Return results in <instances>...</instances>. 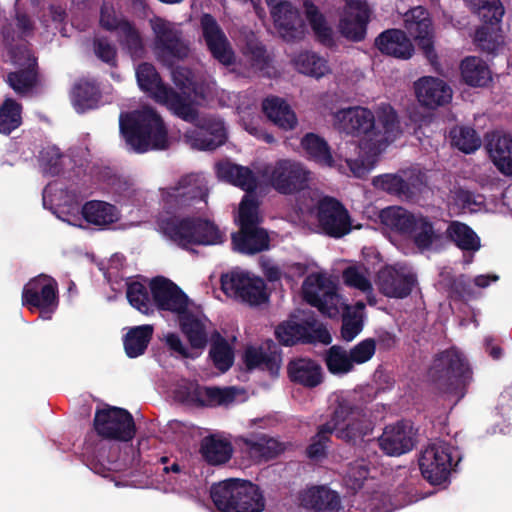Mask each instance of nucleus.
<instances>
[{"instance_id":"nucleus-49","label":"nucleus","mask_w":512,"mask_h":512,"mask_svg":"<svg viewBox=\"0 0 512 512\" xmlns=\"http://www.w3.org/2000/svg\"><path fill=\"white\" fill-rule=\"evenodd\" d=\"M301 146L308 158L320 166L334 167L336 165L327 143L318 135L313 133L305 135L301 141Z\"/></svg>"},{"instance_id":"nucleus-20","label":"nucleus","mask_w":512,"mask_h":512,"mask_svg":"<svg viewBox=\"0 0 512 512\" xmlns=\"http://www.w3.org/2000/svg\"><path fill=\"white\" fill-rule=\"evenodd\" d=\"M376 284L379 290L387 297H407L416 284L413 269L401 263L387 265L377 274Z\"/></svg>"},{"instance_id":"nucleus-5","label":"nucleus","mask_w":512,"mask_h":512,"mask_svg":"<svg viewBox=\"0 0 512 512\" xmlns=\"http://www.w3.org/2000/svg\"><path fill=\"white\" fill-rule=\"evenodd\" d=\"M177 213L163 208L156 218V225L165 238L180 248L211 245L220 239L219 230L211 221L201 217H180Z\"/></svg>"},{"instance_id":"nucleus-38","label":"nucleus","mask_w":512,"mask_h":512,"mask_svg":"<svg viewBox=\"0 0 512 512\" xmlns=\"http://www.w3.org/2000/svg\"><path fill=\"white\" fill-rule=\"evenodd\" d=\"M413 171H403L402 174H384L373 179L375 188L398 196H408L411 187H416L421 180L412 177Z\"/></svg>"},{"instance_id":"nucleus-64","label":"nucleus","mask_w":512,"mask_h":512,"mask_svg":"<svg viewBox=\"0 0 512 512\" xmlns=\"http://www.w3.org/2000/svg\"><path fill=\"white\" fill-rule=\"evenodd\" d=\"M181 332L184 336L193 333V331H200L206 329L205 323L198 314H195L189 308L181 314L178 318Z\"/></svg>"},{"instance_id":"nucleus-40","label":"nucleus","mask_w":512,"mask_h":512,"mask_svg":"<svg viewBox=\"0 0 512 512\" xmlns=\"http://www.w3.org/2000/svg\"><path fill=\"white\" fill-rule=\"evenodd\" d=\"M288 374L293 382L307 387H315L322 381V369L311 359L299 358L288 365Z\"/></svg>"},{"instance_id":"nucleus-53","label":"nucleus","mask_w":512,"mask_h":512,"mask_svg":"<svg viewBox=\"0 0 512 512\" xmlns=\"http://www.w3.org/2000/svg\"><path fill=\"white\" fill-rule=\"evenodd\" d=\"M245 451L257 461L268 460L284 451V444L274 438L260 437L256 441L244 440Z\"/></svg>"},{"instance_id":"nucleus-52","label":"nucleus","mask_w":512,"mask_h":512,"mask_svg":"<svg viewBox=\"0 0 512 512\" xmlns=\"http://www.w3.org/2000/svg\"><path fill=\"white\" fill-rule=\"evenodd\" d=\"M22 105L13 98H6L0 105V134L8 136L22 123Z\"/></svg>"},{"instance_id":"nucleus-3","label":"nucleus","mask_w":512,"mask_h":512,"mask_svg":"<svg viewBox=\"0 0 512 512\" xmlns=\"http://www.w3.org/2000/svg\"><path fill=\"white\" fill-rule=\"evenodd\" d=\"M119 130L126 145L137 154L162 150L168 144L165 123L151 107L122 113L119 118Z\"/></svg>"},{"instance_id":"nucleus-1","label":"nucleus","mask_w":512,"mask_h":512,"mask_svg":"<svg viewBox=\"0 0 512 512\" xmlns=\"http://www.w3.org/2000/svg\"><path fill=\"white\" fill-rule=\"evenodd\" d=\"M333 125L339 131L359 138L358 157L345 156L351 174L358 178L367 175L379 156L402 134L395 110L386 103L378 105L375 112L363 106L340 109L333 114Z\"/></svg>"},{"instance_id":"nucleus-51","label":"nucleus","mask_w":512,"mask_h":512,"mask_svg":"<svg viewBox=\"0 0 512 512\" xmlns=\"http://www.w3.org/2000/svg\"><path fill=\"white\" fill-rule=\"evenodd\" d=\"M117 32V40L121 48L133 59H140L145 54L143 38L134 23L129 21Z\"/></svg>"},{"instance_id":"nucleus-26","label":"nucleus","mask_w":512,"mask_h":512,"mask_svg":"<svg viewBox=\"0 0 512 512\" xmlns=\"http://www.w3.org/2000/svg\"><path fill=\"white\" fill-rule=\"evenodd\" d=\"M346 8L339 21V31L347 39L360 41L366 34L369 9L365 0H344Z\"/></svg>"},{"instance_id":"nucleus-45","label":"nucleus","mask_w":512,"mask_h":512,"mask_svg":"<svg viewBox=\"0 0 512 512\" xmlns=\"http://www.w3.org/2000/svg\"><path fill=\"white\" fill-rule=\"evenodd\" d=\"M153 331V326L149 324L130 328L123 338L126 355L129 358L143 355L152 339Z\"/></svg>"},{"instance_id":"nucleus-25","label":"nucleus","mask_w":512,"mask_h":512,"mask_svg":"<svg viewBox=\"0 0 512 512\" xmlns=\"http://www.w3.org/2000/svg\"><path fill=\"white\" fill-rule=\"evenodd\" d=\"M381 450L389 456H400L414 447V429L409 422L387 425L378 439Z\"/></svg>"},{"instance_id":"nucleus-30","label":"nucleus","mask_w":512,"mask_h":512,"mask_svg":"<svg viewBox=\"0 0 512 512\" xmlns=\"http://www.w3.org/2000/svg\"><path fill=\"white\" fill-rule=\"evenodd\" d=\"M248 369H267L272 375H277L281 366V354L277 345L268 341L261 347H248L243 355Z\"/></svg>"},{"instance_id":"nucleus-39","label":"nucleus","mask_w":512,"mask_h":512,"mask_svg":"<svg viewBox=\"0 0 512 512\" xmlns=\"http://www.w3.org/2000/svg\"><path fill=\"white\" fill-rule=\"evenodd\" d=\"M190 71L177 69L173 72L175 85L183 92L190 94V97L197 104L206 102L214 95V88L205 81H195L190 77Z\"/></svg>"},{"instance_id":"nucleus-29","label":"nucleus","mask_w":512,"mask_h":512,"mask_svg":"<svg viewBox=\"0 0 512 512\" xmlns=\"http://www.w3.org/2000/svg\"><path fill=\"white\" fill-rule=\"evenodd\" d=\"M489 159L504 176L512 177V135L495 132L487 143Z\"/></svg>"},{"instance_id":"nucleus-17","label":"nucleus","mask_w":512,"mask_h":512,"mask_svg":"<svg viewBox=\"0 0 512 512\" xmlns=\"http://www.w3.org/2000/svg\"><path fill=\"white\" fill-rule=\"evenodd\" d=\"M275 335L282 344L287 346L297 342L319 341L324 344L331 342L327 329L313 316H292L277 326Z\"/></svg>"},{"instance_id":"nucleus-50","label":"nucleus","mask_w":512,"mask_h":512,"mask_svg":"<svg viewBox=\"0 0 512 512\" xmlns=\"http://www.w3.org/2000/svg\"><path fill=\"white\" fill-rule=\"evenodd\" d=\"M365 305L362 302L349 306L344 302L341 308L343 315V324L341 329L342 338L346 341H352L363 329Z\"/></svg>"},{"instance_id":"nucleus-34","label":"nucleus","mask_w":512,"mask_h":512,"mask_svg":"<svg viewBox=\"0 0 512 512\" xmlns=\"http://www.w3.org/2000/svg\"><path fill=\"white\" fill-rule=\"evenodd\" d=\"M300 501L304 507L316 512H338L340 509L338 494L324 486L304 490Z\"/></svg>"},{"instance_id":"nucleus-43","label":"nucleus","mask_w":512,"mask_h":512,"mask_svg":"<svg viewBox=\"0 0 512 512\" xmlns=\"http://www.w3.org/2000/svg\"><path fill=\"white\" fill-rule=\"evenodd\" d=\"M407 236L412 238L416 247L421 251L432 249L440 238L429 218L419 213L416 214Z\"/></svg>"},{"instance_id":"nucleus-47","label":"nucleus","mask_w":512,"mask_h":512,"mask_svg":"<svg viewBox=\"0 0 512 512\" xmlns=\"http://www.w3.org/2000/svg\"><path fill=\"white\" fill-rule=\"evenodd\" d=\"M416 214H413L399 206H390L383 209L379 218L382 225L398 234L407 235L413 225Z\"/></svg>"},{"instance_id":"nucleus-61","label":"nucleus","mask_w":512,"mask_h":512,"mask_svg":"<svg viewBox=\"0 0 512 512\" xmlns=\"http://www.w3.org/2000/svg\"><path fill=\"white\" fill-rule=\"evenodd\" d=\"M368 473V467L365 462L363 460L356 461L347 468L344 475V483L348 488L357 490L367 480Z\"/></svg>"},{"instance_id":"nucleus-19","label":"nucleus","mask_w":512,"mask_h":512,"mask_svg":"<svg viewBox=\"0 0 512 512\" xmlns=\"http://www.w3.org/2000/svg\"><path fill=\"white\" fill-rule=\"evenodd\" d=\"M264 499L259 488L238 478L226 479V512H262Z\"/></svg>"},{"instance_id":"nucleus-31","label":"nucleus","mask_w":512,"mask_h":512,"mask_svg":"<svg viewBox=\"0 0 512 512\" xmlns=\"http://www.w3.org/2000/svg\"><path fill=\"white\" fill-rule=\"evenodd\" d=\"M232 244L236 251L244 254H256L270 247L267 231L255 225L240 227V231L232 235Z\"/></svg>"},{"instance_id":"nucleus-13","label":"nucleus","mask_w":512,"mask_h":512,"mask_svg":"<svg viewBox=\"0 0 512 512\" xmlns=\"http://www.w3.org/2000/svg\"><path fill=\"white\" fill-rule=\"evenodd\" d=\"M93 427L103 439L121 442L131 441L136 434V425L132 414L120 407L106 406L95 412Z\"/></svg>"},{"instance_id":"nucleus-46","label":"nucleus","mask_w":512,"mask_h":512,"mask_svg":"<svg viewBox=\"0 0 512 512\" xmlns=\"http://www.w3.org/2000/svg\"><path fill=\"white\" fill-rule=\"evenodd\" d=\"M460 69L464 82L470 86L483 87L492 79L491 71L487 64L475 56L465 58L461 62Z\"/></svg>"},{"instance_id":"nucleus-55","label":"nucleus","mask_w":512,"mask_h":512,"mask_svg":"<svg viewBox=\"0 0 512 512\" xmlns=\"http://www.w3.org/2000/svg\"><path fill=\"white\" fill-rule=\"evenodd\" d=\"M451 145L460 151L470 154L478 150L481 146V138L478 133L470 126L457 125L449 132Z\"/></svg>"},{"instance_id":"nucleus-41","label":"nucleus","mask_w":512,"mask_h":512,"mask_svg":"<svg viewBox=\"0 0 512 512\" xmlns=\"http://www.w3.org/2000/svg\"><path fill=\"white\" fill-rule=\"evenodd\" d=\"M342 278L346 286L363 293L370 305L376 304L371 273L367 267L364 265L348 266L344 269Z\"/></svg>"},{"instance_id":"nucleus-28","label":"nucleus","mask_w":512,"mask_h":512,"mask_svg":"<svg viewBox=\"0 0 512 512\" xmlns=\"http://www.w3.org/2000/svg\"><path fill=\"white\" fill-rule=\"evenodd\" d=\"M229 281L236 295L250 305H259L266 301L264 281L257 276L241 270L230 272Z\"/></svg>"},{"instance_id":"nucleus-62","label":"nucleus","mask_w":512,"mask_h":512,"mask_svg":"<svg viewBox=\"0 0 512 512\" xmlns=\"http://www.w3.org/2000/svg\"><path fill=\"white\" fill-rule=\"evenodd\" d=\"M376 352V342L372 338H367L360 341L348 353L351 361L355 365H361L372 359Z\"/></svg>"},{"instance_id":"nucleus-32","label":"nucleus","mask_w":512,"mask_h":512,"mask_svg":"<svg viewBox=\"0 0 512 512\" xmlns=\"http://www.w3.org/2000/svg\"><path fill=\"white\" fill-rule=\"evenodd\" d=\"M377 48L384 54L399 59H409L414 52V46L406 33L400 29H389L376 39Z\"/></svg>"},{"instance_id":"nucleus-2","label":"nucleus","mask_w":512,"mask_h":512,"mask_svg":"<svg viewBox=\"0 0 512 512\" xmlns=\"http://www.w3.org/2000/svg\"><path fill=\"white\" fill-rule=\"evenodd\" d=\"M373 429V422L359 408L344 397L338 400V405L330 421L322 425L313 442L307 449V455L311 459H319L324 456L328 434L334 433L337 438L356 443L362 440Z\"/></svg>"},{"instance_id":"nucleus-8","label":"nucleus","mask_w":512,"mask_h":512,"mask_svg":"<svg viewBox=\"0 0 512 512\" xmlns=\"http://www.w3.org/2000/svg\"><path fill=\"white\" fill-rule=\"evenodd\" d=\"M471 8L484 24L477 29L474 41L478 47L488 53H497L503 49L504 38L499 23L504 15L500 0H467Z\"/></svg>"},{"instance_id":"nucleus-27","label":"nucleus","mask_w":512,"mask_h":512,"mask_svg":"<svg viewBox=\"0 0 512 512\" xmlns=\"http://www.w3.org/2000/svg\"><path fill=\"white\" fill-rule=\"evenodd\" d=\"M414 90L418 102L431 109L450 103L453 96L451 87L444 80L432 76L415 81Z\"/></svg>"},{"instance_id":"nucleus-35","label":"nucleus","mask_w":512,"mask_h":512,"mask_svg":"<svg viewBox=\"0 0 512 512\" xmlns=\"http://www.w3.org/2000/svg\"><path fill=\"white\" fill-rule=\"evenodd\" d=\"M293 68L305 76L320 79L331 73L328 60L314 51L304 50L291 58Z\"/></svg>"},{"instance_id":"nucleus-10","label":"nucleus","mask_w":512,"mask_h":512,"mask_svg":"<svg viewBox=\"0 0 512 512\" xmlns=\"http://www.w3.org/2000/svg\"><path fill=\"white\" fill-rule=\"evenodd\" d=\"M303 296L312 306L330 318L338 317L344 300L337 286L325 271H311L303 283Z\"/></svg>"},{"instance_id":"nucleus-33","label":"nucleus","mask_w":512,"mask_h":512,"mask_svg":"<svg viewBox=\"0 0 512 512\" xmlns=\"http://www.w3.org/2000/svg\"><path fill=\"white\" fill-rule=\"evenodd\" d=\"M136 78L140 89L157 103H160L162 99H166L167 93L172 88L162 81L156 68L147 62L138 65Z\"/></svg>"},{"instance_id":"nucleus-9","label":"nucleus","mask_w":512,"mask_h":512,"mask_svg":"<svg viewBox=\"0 0 512 512\" xmlns=\"http://www.w3.org/2000/svg\"><path fill=\"white\" fill-rule=\"evenodd\" d=\"M207 181L202 174L190 173L181 177L176 186L167 189L163 208L170 212H185L194 207L201 210L207 204Z\"/></svg>"},{"instance_id":"nucleus-60","label":"nucleus","mask_w":512,"mask_h":512,"mask_svg":"<svg viewBox=\"0 0 512 512\" xmlns=\"http://www.w3.org/2000/svg\"><path fill=\"white\" fill-rule=\"evenodd\" d=\"M129 20L117 15L115 8L110 2H103L100 8V26L109 32H118L123 23H128Z\"/></svg>"},{"instance_id":"nucleus-37","label":"nucleus","mask_w":512,"mask_h":512,"mask_svg":"<svg viewBox=\"0 0 512 512\" xmlns=\"http://www.w3.org/2000/svg\"><path fill=\"white\" fill-rule=\"evenodd\" d=\"M265 115L282 130H293L298 123L297 116L289 104L278 97H268L262 104Z\"/></svg>"},{"instance_id":"nucleus-18","label":"nucleus","mask_w":512,"mask_h":512,"mask_svg":"<svg viewBox=\"0 0 512 512\" xmlns=\"http://www.w3.org/2000/svg\"><path fill=\"white\" fill-rule=\"evenodd\" d=\"M10 55L18 70L8 73L7 83L18 95H26L38 84L37 59L25 45L12 47Z\"/></svg>"},{"instance_id":"nucleus-48","label":"nucleus","mask_w":512,"mask_h":512,"mask_svg":"<svg viewBox=\"0 0 512 512\" xmlns=\"http://www.w3.org/2000/svg\"><path fill=\"white\" fill-rule=\"evenodd\" d=\"M303 7L306 18L317 40L325 46L330 47L334 45V31L317 7L309 1H305Z\"/></svg>"},{"instance_id":"nucleus-59","label":"nucleus","mask_w":512,"mask_h":512,"mask_svg":"<svg viewBox=\"0 0 512 512\" xmlns=\"http://www.w3.org/2000/svg\"><path fill=\"white\" fill-rule=\"evenodd\" d=\"M244 65L254 71H263L267 65V57L263 47L254 39H251L243 52Z\"/></svg>"},{"instance_id":"nucleus-7","label":"nucleus","mask_w":512,"mask_h":512,"mask_svg":"<svg viewBox=\"0 0 512 512\" xmlns=\"http://www.w3.org/2000/svg\"><path fill=\"white\" fill-rule=\"evenodd\" d=\"M431 375L439 382L442 392L456 401L464 396L470 380L468 365L456 349L447 350L434 360Z\"/></svg>"},{"instance_id":"nucleus-36","label":"nucleus","mask_w":512,"mask_h":512,"mask_svg":"<svg viewBox=\"0 0 512 512\" xmlns=\"http://www.w3.org/2000/svg\"><path fill=\"white\" fill-rule=\"evenodd\" d=\"M81 213L87 223L102 228L108 227L120 219L118 208L101 200L86 202L82 207Z\"/></svg>"},{"instance_id":"nucleus-6","label":"nucleus","mask_w":512,"mask_h":512,"mask_svg":"<svg viewBox=\"0 0 512 512\" xmlns=\"http://www.w3.org/2000/svg\"><path fill=\"white\" fill-rule=\"evenodd\" d=\"M299 210L301 213L299 222L306 221L308 217H314L322 232L331 237L340 238L352 229L348 212L342 204L316 191L309 193V199L300 204Z\"/></svg>"},{"instance_id":"nucleus-23","label":"nucleus","mask_w":512,"mask_h":512,"mask_svg":"<svg viewBox=\"0 0 512 512\" xmlns=\"http://www.w3.org/2000/svg\"><path fill=\"white\" fill-rule=\"evenodd\" d=\"M175 396L179 402L195 408L224 404V388L203 386L197 381H184L179 384Z\"/></svg>"},{"instance_id":"nucleus-63","label":"nucleus","mask_w":512,"mask_h":512,"mask_svg":"<svg viewBox=\"0 0 512 512\" xmlns=\"http://www.w3.org/2000/svg\"><path fill=\"white\" fill-rule=\"evenodd\" d=\"M93 50L102 62L110 66H116L117 50L107 37H95L93 39Z\"/></svg>"},{"instance_id":"nucleus-4","label":"nucleus","mask_w":512,"mask_h":512,"mask_svg":"<svg viewBox=\"0 0 512 512\" xmlns=\"http://www.w3.org/2000/svg\"><path fill=\"white\" fill-rule=\"evenodd\" d=\"M194 103L190 94H183L182 91L179 93L173 88L167 93V98L160 102L180 119L196 125L185 135L193 148L213 151L224 144V122L214 123L210 119H204L199 125V113Z\"/></svg>"},{"instance_id":"nucleus-22","label":"nucleus","mask_w":512,"mask_h":512,"mask_svg":"<svg viewBox=\"0 0 512 512\" xmlns=\"http://www.w3.org/2000/svg\"><path fill=\"white\" fill-rule=\"evenodd\" d=\"M406 31L417 41L427 57L433 56L434 27L430 13L422 6L411 8L403 15Z\"/></svg>"},{"instance_id":"nucleus-12","label":"nucleus","mask_w":512,"mask_h":512,"mask_svg":"<svg viewBox=\"0 0 512 512\" xmlns=\"http://www.w3.org/2000/svg\"><path fill=\"white\" fill-rule=\"evenodd\" d=\"M263 180L281 194H293L303 189L310 180V172L302 163L279 159L259 170Z\"/></svg>"},{"instance_id":"nucleus-56","label":"nucleus","mask_w":512,"mask_h":512,"mask_svg":"<svg viewBox=\"0 0 512 512\" xmlns=\"http://www.w3.org/2000/svg\"><path fill=\"white\" fill-rule=\"evenodd\" d=\"M448 233L455 244L462 250L477 251L480 248V239L467 225L453 222L448 228Z\"/></svg>"},{"instance_id":"nucleus-54","label":"nucleus","mask_w":512,"mask_h":512,"mask_svg":"<svg viewBox=\"0 0 512 512\" xmlns=\"http://www.w3.org/2000/svg\"><path fill=\"white\" fill-rule=\"evenodd\" d=\"M126 297L129 304L145 315L154 313L153 298L150 289L139 281L127 283Z\"/></svg>"},{"instance_id":"nucleus-24","label":"nucleus","mask_w":512,"mask_h":512,"mask_svg":"<svg viewBox=\"0 0 512 512\" xmlns=\"http://www.w3.org/2000/svg\"><path fill=\"white\" fill-rule=\"evenodd\" d=\"M271 8V15L274 20L278 34L286 41L301 38L305 32L303 20L300 18L290 3L285 0H266Z\"/></svg>"},{"instance_id":"nucleus-42","label":"nucleus","mask_w":512,"mask_h":512,"mask_svg":"<svg viewBox=\"0 0 512 512\" xmlns=\"http://www.w3.org/2000/svg\"><path fill=\"white\" fill-rule=\"evenodd\" d=\"M203 38L215 59L224 65V33L216 19L209 13L200 18Z\"/></svg>"},{"instance_id":"nucleus-57","label":"nucleus","mask_w":512,"mask_h":512,"mask_svg":"<svg viewBox=\"0 0 512 512\" xmlns=\"http://www.w3.org/2000/svg\"><path fill=\"white\" fill-rule=\"evenodd\" d=\"M325 361L328 370L332 374L343 375L354 369V364L347 350L332 346L326 353Z\"/></svg>"},{"instance_id":"nucleus-21","label":"nucleus","mask_w":512,"mask_h":512,"mask_svg":"<svg viewBox=\"0 0 512 512\" xmlns=\"http://www.w3.org/2000/svg\"><path fill=\"white\" fill-rule=\"evenodd\" d=\"M154 309L175 314L177 318L189 308V298L173 281L163 276L149 283Z\"/></svg>"},{"instance_id":"nucleus-15","label":"nucleus","mask_w":512,"mask_h":512,"mask_svg":"<svg viewBox=\"0 0 512 512\" xmlns=\"http://www.w3.org/2000/svg\"><path fill=\"white\" fill-rule=\"evenodd\" d=\"M226 181L242 188L247 194L243 197L238 210L237 221L240 227L258 224L260 221L258 201L250 194L258 189L259 183L252 171L246 167L226 161Z\"/></svg>"},{"instance_id":"nucleus-16","label":"nucleus","mask_w":512,"mask_h":512,"mask_svg":"<svg viewBox=\"0 0 512 512\" xmlns=\"http://www.w3.org/2000/svg\"><path fill=\"white\" fill-rule=\"evenodd\" d=\"M154 33L153 50L156 57L164 62L183 60L189 54V46L183 39V33L165 19L155 18L151 21Z\"/></svg>"},{"instance_id":"nucleus-14","label":"nucleus","mask_w":512,"mask_h":512,"mask_svg":"<svg viewBox=\"0 0 512 512\" xmlns=\"http://www.w3.org/2000/svg\"><path fill=\"white\" fill-rule=\"evenodd\" d=\"M21 301L30 311L39 310L44 319H50L59 304L58 283L51 276L40 274L24 285Z\"/></svg>"},{"instance_id":"nucleus-11","label":"nucleus","mask_w":512,"mask_h":512,"mask_svg":"<svg viewBox=\"0 0 512 512\" xmlns=\"http://www.w3.org/2000/svg\"><path fill=\"white\" fill-rule=\"evenodd\" d=\"M460 461L458 451L443 440L429 443L421 452L419 467L425 479L431 484L444 483L453 468Z\"/></svg>"},{"instance_id":"nucleus-44","label":"nucleus","mask_w":512,"mask_h":512,"mask_svg":"<svg viewBox=\"0 0 512 512\" xmlns=\"http://www.w3.org/2000/svg\"><path fill=\"white\" fill-rule=\"evenodd\" d=\"M101 99L99 86L93 80L81 79L72 90V101L79 112L94 109Z\"/></svg>"},{"instance_id":"nucleus-58","label":"nucleus","mask_w":512,"mask_h":512,"mask_svg":"<svg viewBox=\"0 0 512 512\" xmlns=\"http://www.w3.org/2000/svg\"><path fill=\"white\" fill-rule=\"evenodd\" d=\"M199 452L209 465L224 463V439H216L214 435L204 437Z\"/></svg>"}]
</instances>
